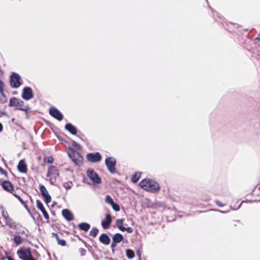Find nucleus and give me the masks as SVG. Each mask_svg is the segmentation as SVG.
Listing matches in <instances>:
<instances>
[{
  "label": "nucleus",
  "mask_w": 260,
  "mask_h": 260,
  "mask_svg": "<svg viewBox=\"0 0 260 260\" xmlns=\"http://www.w3.org/2000/svg\"><path fill=\"white\" fill-rule=\"evenodd\" d=\"M105 164L110 172L113 173L115 171L116 160L114 158L112 157L107 158L105 160Z\"/></svg>",
  "instance_id": "7"
},
{
  "label": "nucleus",
  "mask_w": 260,
  "mask_h": 260,
  "mask_svg": "<svg viewBox=\"0 0 260 260\" xmlns=\"http://www.w3.org/2000/svg\"><path fill=\"white\" fill-rule=\"evenodd\" d=\"M3 130V125L0 123V132Z\"/></svg>",
  "instance_id": "41"
},
{
  "label": "nucleus",
  "mask_w": 260,
  "mask_h": 260,
  "mask_svg": "<svg viewBox=\"0 0 260 260\" xmlns=\"http://www.w3.org/2000/svg\"><path fill=\"white\" fill-rule=\"evenodd\" d=\"M99 230L96 228H92V230L90 231L89 235L93 237H95L96 236Z\"/></svg>",
  "instance_id": "27"
},
{
  "label": "nucleus",
  "mask_w": 260,
  "mask_h": 260,
  "mask_svg": "<svg viewBox=\"0 0 260 260\" xmlns=\"http://www.w3.org/2000/svg\"><path fill=\"white\" fill-rule=\"evenodd\" d=\"M86 174L93 183L99 184L101 182V178L93 169H88L86 171Z\"/></svg>",
  "instance_id": "6"
},
{
  "label": "nucleus",
  "mask_w": 260,
  "mask_h": 260,
  "mask_svg": "<svg viewBox=\"0 0 260 260\" xmlns=\"http://www.w3.org/2000/svg\"><path fill=\"white\" fill-rule=\"evenodd\" d=\"M17 253L19 257L22 260H36L32 257L29 248H21L17 251Z\"/></svg>",
  "instance_id": "2"
},
{
  "label": "nucleus",
  "mask_w": 260,
  "mask_h": 260,
  "mask_svg": "<svg viewBox=\"0 0 260 260\" xmlns=\"http://www.w3.org/2000/svg\"><path fill=\"white\" fill-rule=\"evenodd\" d=\"M100 241L104 244L108 245L110 242V239L107 235L103 234L100 237Z\"/></svg>",
  "instance_id": "20"
},
{
  "label": "nucleus",
  "mask_w": 260,
  "mask_h": 260,
  "mask_svg": "<svg viewBox=\"0 0 260 260\" xmlns=\"http://www.w3.org/2000/svg\"><path fill=\"white\" fill-rule=\"evenodd\" d=\"M78 226L80 229L84 231H88L90 228V224L86 222L80 223V224H79Z\"/></svg>",
  "instance_id": "24"
},
{
  "label": "nucleus",
  "mask_w": 260,
  "mask_h": 260,
  "mask_svg": "<svg viewBox=\"0 0 260 260\" xmlns=\"http://www.w3.org/2000/svg\"><path fill=\"white\" fill-rule=\"evenodd\" d=\"M87 157L89 161L91 162H95L101 159V155L98 152L95 153H91L87 155Z\"/></svg>",
  "instance_id": "13"
},
{
  "label": "nucleus",
  "mask_w": 260,
  "mask_h": 260,
  "mask_svg": "<svg viewBox=\"0 0 260 260\" xmlns=\"http://www.w3.org/2000/svg\"><path fill=\"white\" fill-rule=\"evenodd\" d=\"M123 224V220L122 219H117L116 220V225L118 227V228L121 231L126 230L128 232H130V228H125L122 225Z\"/></svg>",
  "instance_id": "23"
},
{
  "label": "nucleus",
  "mask_w": 260,
  "mask_h": 260,
  "mask_svg": "<svg viewBox=\"0 0 260 260\" xmlns=\"http://www.w3.org/2000/svg\"><path fill=\"white\" fill-rule=\"evenodd\" d=\"M16 235L14 236V242L16 246L20 245L22 242V239L19 235L24 234V231H19L16 232Z\"/></svg>",
  "instance_id": "12"
},
{
  "label": "nucleus",
  "mask_w": 260,
  "mask_h": 260,
  "mask_svg": "<svg viewBox=\"0 0 260 260\" xmlns=\"http://www.w3.org/2000/svg\"><path fill=\"white\" fill-rule=\"evenodd\" d=\"M135 256V252L131 250V259Z\"/></svg>",
  "instance_id": "39"
},
{
  "label": "nucleus",
  "mask_w": 260,
  "mask_h": 260,
  "mask_svg": "<svg viewBox=\"0 0 260 260\" xmlns=\"http://www.w3.org/2000/svg\"><path fill=\"white\" fill-rule=\"evenodd\" d=\"M68 155L76 165L80 166L82 164L83 158L78 152L71 150Z\"/></svg>",
  "instance_id": "4"
},
{
  "label": "nucleus",
  "mask_w": 260,
  "mask_h": 260,
  "mask_svg": "<svg viewBox=\"0 0 260 260\" xmlns=\"http://www.w3.org/2000/svg\"><path fill=\"white\" fill-rule=\"evenodd\" d=\"M113 209L115 211H118L120 210L119 206L114 202L111 205Z\"/></svg>",
  "instance_id": "31"
},
{
  "label": "nucleus",
  "mask_w": 260,
  "mask_h": 260,
  "mask_svg": "<svg viewBox=\"0 0 260 260\" xmlns=\"http://www.w3.org/2000/svg\"><path fill=\"white\" fill-rule=\"evenodd\" d=\"M6 224L10 228L17 230L19 224L14 221L11 218H9L8 220L6 221Z\"/></svg>",
  "instance_id": "19"
},
{
  "label": "nucleus",
  "mask_w": 260,
  "mask_h": 260,
  "mask_svg": "<svg viewBox=\"0 0 260 260\" xmlns=\"http://www.w3.org/2000/svg\"><path fill=\"white\" fill-rule=\"evenodd\" d=\"M9 105L11 107H14L16 109L25 111V109L23 107V102L15 98L10 99Z\"/></svg>",
  "instance_id": "5"
},
{
  "label": "nucleus",
  "mask_w": 260,
  "mask_h": 260,
  "mask_svg": "<svg viewBox=\"0 0 260 260\" xmlns=\"http://www.w3.org/2000/svg\"><path fill=\"white\" fill-rule=\"evenodd\" d=\"M17 168L19 171L21 173H26L27 172L26 163L22 159L19 162Z\"/></svg>",
  "instance_id": "16"
},
{
  "label": "nucleus",
  "mask_w": 260,
  "mask_h": 260,
  "mask_svg": "<svg viewBox=\"0 0 260 260\" xmlns=\"http://www.w3.org/2000/svg\"><path fill=\"white\" fill-rule=\"evenodd\" d=\"M73 183L71 181L66 182L63 183V187L67 190L70 189Z\"/></svg>",
  "instance_id": "28"
},
{
  "label": "nucleus",
  "mask_w": 260,
  "mask_h": 260,
  "mask_svg": "<svg viewBox=\"0 0 260 260\" xmlns=\"http://www.w3.org/2000/svg\"><path fill=\"white\" fill-rule=\"evenodd\" d=\"M79 251L81 255L82 256L85 255L86 253V250L85 249L82 248L79 249Z\"/></svg>",
  "instance_id": "32"
},
{
  "label": "nucleus",
  "mask_w": 260,
  "mask_h": 260,
  "mask_svg": "<svg viewBox=\"0 0 260 260\" xmlns=\"http://www.w3.org/2000/svg\"><path fill=\"white\" fill-rule=\"evenodd\" d=\"M140 186L146 191L152 193L158 192L160 189L159 184L154 180L145 178L139 183Z\"/></svg>",
  "instance_id": "1"
},
{
  "label": "nucleus",
  "mask_w": 260,
  "mask_h": 260,
  "mask_svg": "<svg viewBox=\"0 0 260 260\" xmlns=\"http://www.w3.org/2000/svg\"><path fill=\"white\" fill-rule=\"evenodd\" d=\"M137 254L139 256V260H141V257H140V256H141V252H140V251L139 250H138L137 251Z\"/></svg>",
  "instance_id": "38"
},
{
  "label": "nucleus",
  "mask_w": 260,
  "mask_h": 260,
  "mask_svg": "<svg viewBox=\"0 0 260 260\" xmlns=\"http://www.w3.org/2000/svg\"><path fill=\"white\" fill-rule=\"evenodd\" d=\"M22 97L25 100H29L33 97L32 90L28 87H25L23 90Z\"/></svg>",
  "instance_id": "10"
},
{
  "label": "nucleus",
  "mask_w": 260,
  "mask_h": 260,
  "mask_svg": "<svg viewBox=\"0 0 260 260\" xmlns=\"http://www.w3.org/2000/svg\"><path fill=\"white\" fill-rule=\"evenodd\" d=\"M2 185L4 189L8 191H11L13 189L12 184L9 181H4Z\"/></svg>",
  "instance_id": "18"
},
{
  "label": "nucleus",
  "mask_w": 260,
  "mask_h": 260,
  "mask_svg": "<svg viewBox=\"0 0 260 260\" xmlns=\"http://www.w3.org/2000/svg\"><path fill=\"white\" fill-rule=\"evenodd\" d=\"M37 208L41 211V212H42V213L43 214L44 217L46 219H48L49 215L47 213V212H46V211L45 210L43 204L39 200H37Z\"/></svg>",
  "instance_id": "15"
},
{
  "label": "nucleus",
  "mask_w": 260,
  "mask_h": 260,
  "mask_svg": "<svg viewBox=\"0 0 260 260\" xmlns=\"http://www.w3.org/2000/svg\"><path fill=\"white\" fill-rule=\"evenodd\" d=\"M52 234L56 238L58 244L61 246H64L66 245V241L64 240L59 239L58 235L56 234L53 233Z\"/></svg>",
  "instance_id": "26"
},
{
  "label": "nucleus",
  "mask_w": 260,
  "mask_h": 260,
  "mask_svg": "<svg viewBox=\"0 0 260 260\" xmlns=\"http://www.w3.org/2000/svg\"><path fill=\"white\" fill-rule=\"evenodd\" d=\"M65 128L73 135H76L77 134L76 128L71 123L67 124L65 126Z\"/></svg>",
  "instance_id": "22"
},
{
  "label": "nucleus",
  "mask_w": 260,
  "mask_h": 260,
  "mask_svg": "<svg viewBox=\"0 0 260 260\" xmlns=\"http://www.w3.org/2000/svg\"><path fill=\"white\" fill-rule=\"evenodd\" d=\"M122 240V236L120 234H116L113 237V241L117 243H119Z\"/></svg>",
  "instance_id": "25"
},
{
  "label": "nucleus",
  "mask_w": 260,
  "mask_h": 260,
  "mask_svg": "<svg viewBox=\"0 0 260 260\" xmlns=\"http://www.w3.org/2000/svg\"><path fill=\"white\" fill-rule=\"evenodd\" d=\"M49 113L52 117L59 121H61L63 118V116L61 112L55 108H51L49 110Z\"/></svg>",
  "instance_id": "11"
},
{
  "label": "nucleus",
  "mask_w": 260,
  "mask_h": 260,
  "mask_svg": "<svg viewBox=\"0 0 260 260\" xmlns=\"http://www.w3.org/2000/svg\"><path fill=\"white\" fill-rule=\"evenodd\" d=\"M20 77L16 73H13L11 76L10 84L13 88H18L20 85Z\"/></svg>",
  "instance_id": "8"
},
{
  "label": "nucleus",
  "mask_w": 260,
  "mask_h": 260,
  "mask_svg": "<svg viewBox=\"0 0 260 260\" xmlns=\"http://www.w3.org/2000/svg\"><path fill=\"white\" fill-rule=\"evenodd\" d=\"M2 215L4 219H5V221L8 220L9 218H10L9 216V214L8 212L6 211L3 210L2 212Z\"/></svg>",
  "instance_id": "29"
},
{
  "label": "nucleus",
  "mask_w": 260,
  "mask_h": 260,
  "mask_svg": "<svg viewBox=\"0 0 260 260\" xmlns=\"http://www.w3.org/2000/svg\"><path fill=\"white\" fill-rule=\"evenodd\" d=\"M142 175L141 172H136L132 175L131 180L134 183H136L138 181Z\"/></svg>",
  "instance_id": "21"
},
{
  "label": "nucleus",
  "mask_w": 260,
  "mask_h": 260,
  "mask_svg": "<svg viewBox=\"0 0 260 260\" xmlns=\"http://www.w3.org/2000/svg\"><path fill=\"white\" fill-rule=\"evenodd\" d=\"M53 161V159L52 157H48L47 160V162L48 163H52Z\"/></svg>",
  "instance_id": "37"
},
{
  "label": "nucleus",
  "mask_w": 260,
  "mask_h": 260,
  "mask_svg": "<svg viewBox=\"0 0 260 260\" xmlns=\"http://www.w3.org/2000/svg\"><path fill=\"white\" fill-rule=\"evenodd\" d=\"M58 176V171L55 167L52 166L48 168L47 176L49 177L51 183L53 184Z\"/></svg>",
  "instance_id": "3"
},
{
  "label": "nucleus",
  "mask_w": 260,
  "mask_h": 260,
  "mask_svg": "<svg viewBox=\"0 0 260 260\" xmlns=\"http://www.w3.org/2000/svg\"><path fill=\"white\" fill-rule=\"evenodd\" d=\"M117 243L114 242V241H112V243L111 244V247L113 249L115 247H116Z\"/></svg>",
  "instance_id": "36"
},
{
  "label": "nucleus",
  "mask_w": 260,
  "mask_h": 260,
  "mask_svg": "<svg viewBox=\"0 0 260 260\" xmlns=\"http://www.w3.org/2000/svg\"><path fill=\"white\" fill-rule=\"evenodd\" d=\"M63 216L68 221H71L74 219V215L68 209H63L62 211Z\"/></svg>",
  "instance_id": "14"
},
{
  "label": "nucleus",
  "mask_w": 260,
  "mask_h": 260,
  "mask_svg": "<svg viewBox=\"0 0 260 260\" xmlns=\"http://www.w3.org/2000/svg\"><path fill=\"white\" fill-rule=\"evenodd\" d=\"M106 202L107 204H109L111 205L114 203L113 200L112 198L109 195L106 196Z\"/></svg>",
  "instance_id": "30"
},
{
  "label": "nucleus",
  "mask_w": 260,
  "mask_h": 260,
  "mask_svg": "<svg viewBox=\"0 0 260 260\" xmlns=\"http://www.w3.org/2000/svg\"><path fill=\"white\" fill-rule=\"evenodd\" d=\"M13 195L14 196H15L19 200V201L21 203V204H24V202L21 199V198L20 197V196H19L16 194H13Z\"/></svg>",
  "instance_id": "34"
},
{
  "label": "nucleus",
  "mask_w": 260,
  "mask_h": 260,
  "mask_svg": "<svg viewBox=\"0 0 260 260\" xmlns=\"http://www.w3.org/2000/svg\"><path fill=\"white\" fill-rule=\"evenodd\" d=\"M40 190L42 197L45 199V202L47 204L50 203L51 201V198L46 187L43 185H41L40 186Z\"/></svg>",
  "instance_id": "9"
},
{
  "label": "nucleus",
  "mask_w": 260,
  "mask_h": 260,
  "mask_svg": "<svg viewBox=\"0 0 260 260\" xmlns=\"http://www.w3.org/2000/svg\"><path fill=\"white\" fill-rule=\"evenodd\" d=\"M126 255L128 258H130V249H128L126 250Z\"/></svg>",
  "instance_id": "35"
},
{
  "label": "nucleus",
  "mask_w": 260,
  "mask_h": 260,
  "mask_svg": "<svg viewBox=\"0 0 260 260\" xmlns=\"http://www.w3.org/2000/svg\"><path fill=\"white\" fill-rule=\"evenodd\" d=\"M7 258L8 260H13V258L10 256H7Z\"/></svg>",
  "instance_id": "40"
},
{
  "label": "nucleus",
  "mask_w": 260,
  "mask_h": 260,
  "mask_svg": "<svg viewBox=\"0 0 260 260\" xmlns=\"http://www.w3.org/2000/svg\"><path fill=\"white\" fill-rule=\"evenodd\" d=\"M111 221L112 219L110 215L107 214L106 219L102 221V225L104 228L107 229L109 228Z\"/></svg>",
  "instance_id": "17"
},
{
  "label": "nucleus",
  "mask_w": 260,
  "mask_h": 260,
  "mask_svg": "<svg viewBox=\"0 0 260 260\" xmlns=\"http://www.w3.org/2000/svg\"><path fill=\"white\" fill-rule=\"evenodd\" d=\"M215 204L218 206V207H223L225 204H223L221 202H220V201H218V200H216L215 201Z\"/></svg>",
  "instance_id": "33"
}]
</instances>
